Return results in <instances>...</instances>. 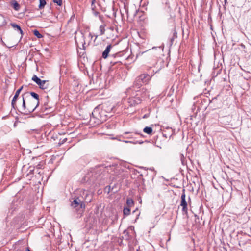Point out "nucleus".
Returning a JSON list of instances; mask_svg holds the SVG:
<instances>
[{
  "instance_id": "f8f14e48",
  "label": "nucleus",
  "mask_w": 251,
  "mask_h": 251,
  "mask_svg": "<svg viewBox=\"0 0 251 251\" xmlns=\"http://www.w3.org/2000/svg\"><path fill=\"white\" fill-rule=\"evenodd\" d=\"M172 37H171L170 38V46H172V44H173V42H174V39H176V38H177V33L176 31V26H174L172 29Z\"/></svg>"
},
{
  "instance_id": "423d86ee",
  "label": "nucleus",
  "mask_w": 251,
  "mask_h": 251,
  "mask_svg": "<svg viewBox=\"0 0 251 251\" xmlns=\"http://www.w3.org/2000/svg\"><path fill=\"white\" fill-rule=\"evenodd\" d=\"M107 171L112 176L119 177V175L123 172V169L117 165L110 166L107 168Z\"/></svg>"
},
{
  "instance_id": "72a5a7b5",
  "label": "nucleus",
  "mask_w": 251,
  "mask_h": 251,
  "mask_svg": "<svg viewBox=\"0 0 251 251\" xmlns=\"http://www.w3.org/2000/svg\"><path fill=\"white\" fill-rule=\"evenodd\" d=\"M35 170H30L29 173L34 174L35 173Z\"/></svg>"
},
{
  "instance_id": "a211bd4d",
  "label": "nucleus",
  "mask_w": 251,
  "mask_h": 251,
  "mask_svg": "<svg viewBox=\"0 0 251 251\" xmlns=\"http://www.w3.org/2000/svg\"><path fill=\"white\" fill-rule=\"evenodd\" d=\"M180 205L181 206L187 205V202L185 200V189L183 190V193L182 194L181 196Z\"/></svg>"
},
{
  "instance_id": "393cba45",
  "label": "nucleus",
  "mask_w": 251,
  "mask_h": 251,
  "mask_svg": "<svg viewBox=\"0 0 251 251\" xmlns=\"http://www.w3.org/2000/svg\"><path fill=\"white\" fill-rule=\"evenodd\" d=\"M46 4V1L45 0H39V8L40 9H42L45 6Z\"/></svg>"
},
{
  "instance_id": "c85d7f7f",
  "label": "nucleus",
  "mask_w": 251,
  "mask_h": 251,
  "mask_svg": "<svg viewBox=\"0 0 251 251\" xmlns=\"http://www.w3.org/2000/svg\"><path fill=\"white\" fill-rule=\"evenodd\" d=\"M53 1L56 3L59 6H61L62 4V0H53Z\"/></svg>"
},
{
  "instance_id": "bb28decb",
  "label": "nucleus",
  "mask_w": 251,
  "mask_h": 251,
  "mask_svg": "<svg viewBox=\"0 0 251 251\" xmlns=\"http://www.w3.org/2000/svg\"><path fill=\"white\" fill-rule=\"evenodd\" d=\"M180 158L181 162L182 164L184 166L186 165L187 164L186 161L185 160V158L184 157L183 154H180Z\"/></svg>"
},
{
  "instance_id": "de8ad7c7",
  "label": "nucleus",
  "mask_w": 251,
  "mask_h": 251,
  "mask_svg": "<svg viewBox=\"0 0 251 251\" xmlns=\"http://www.w3.org/2000/svg\"><path fill=\"white\" fill-rule=\"evenodd\" d=\"M135 134H139V133L138 132H136Z\"/></svg>"
},
{
  "instance_id": "5701e85b",
  "label": "nucleus",
  "mask_w": 251,
  "mask_h": 251,
  "mask_svg": "<svg viewBox=\"0 0 251 251\" xmlns=\"http://www.w3.org/2000/svg\"><path fill=\"white\" fill-rule=\"evenodd\" d=\"M126 204L127 206V207L130 208L134 204V201L132 199L130 198H127L126 200Z\"/></svg>"
},
{
  "instance_id": "7ed1b4c3",
  "label": "nucleus",
  "mask_w": 251,
  "mask_h": 251,
  "mask_svg": "<svg viewBox=\"0 0 251 251\" xmlns=\"http://www.w3.org/2000/svg\"><path fill=\"white\" fill-rule=\"evenodd\" d=\"M25 99L27 102V110L30 113L33 112L39 105V101L34 100L29 97V95H25Z\"/></svg>"
},
{
  "instance_id": "2eb2a0df",
  "label": "nucleus",
  "mask_w": 251,
  "mask_h": 251,
  "mask_svg": "<svg viewBox=\"0 0 251 251\" xmlns=\"http://www.w3.org/2000/svg\"><path fill=\"white\" fill-rule=\"evenodd\" d=\"M10 5L16 11H18L20 8V5L15 0H12L10 2Z\"/></svg>"
},
{
  "instance_id": "a19ab883",
  "label": "nucleus",
  "mask_w": 251,
  "mask_h": 251,
  "mask_svg": "<svg viewBox=\"0 0 251 251\" xmlns=\"http://www.w3.org/2000/svg\"><path fill=\"white\" fill-rule=\"evenodd\" d=\"M124 142H125V143H129V141H127V140L124 141Z\"/></svg>"
},
{
  "instance_id": "dca6fc26",
  "label": "nucleus",
  "mask_w": 251,
  "mask_h": 251,
  "mask_svg": "<svg viewBox=\"0 0 251 251\" xmlns=\"http://www.w3.org/2000/svg\"><path fill=\"white\" fill-rule=\"evenodd\" d=\"M83 194H85L84 202L89 203L91 201L92 195L89 193L88 192L84 191Z\"/></svg>"
},
{
  "instance_id": "2f4dec72",
  "label": "nucleus",
  "mask_w": 251,
  "mask_h": 251,
  "mask_svg": "<svg viewBox=\"0 0 251 251\" xmlns=\"http://www.w3.org/2000/svg\"><path fill=\"white\" fill-rule=\"evenodd\" d=\"M95 2V0H92V2H91V6L92 7V9L94 10V9L95 8V6L94 7H93V5L94 4V3Z\"/></svg>"
},
{
  "instance_id": "6ab92c4d",
  "label": "nucleus",
  "mask_w": 251,
  "mask_h": 251,
  "mask_svg": "<svg viewBox=\"0 0 251 251\" xmlns=\"http://www.w3.org/2000/svg\"><path fill=\"white\" fill-rule=\"evenodd\" d=\"M142 84L143 83L140 80L139 78L137 77L134 82L133 87L139 88L142 85Z\"/></svg>"
},
{
  "instance_id": "c756f323",
  "label": "nucleus",
  "mask_w": 251,
  "mask_h": 251,
  "mask_svg": "<svg viewBox=\"0 0 251 251\" xmlns=\"http://www.w3.org/2000/svg\"><path fill=\"white\" fill-rule=\"evenodd\" d=\"M182 211L185 212H187L188 210L187 205L182 206Z\"/></svg>"
},
{
  "instance_id": "c03bdc74",
  "label": "nucleus",
  "mask_w": 251,
  "mask_h": 251,
  "mask_svg": "<svg viewBox=\"0 0 251 251\" xmlns=\"http://www.w3.org/2000/svg\"><path fill=\"white\" fill-rule=\"evenodd\" d=\"M97 37H98V35H96V37H95V39H96L97 38Z\"/></svg>"
},
{
  "instance_id": "cd10ccee",
  "label": "nucleus",
  "mask_w": 251,
  "mask_h": 251,
  "mask_svg": "<svg viewBox=\"0 0 251 251\" xmlns=\"http://www.w3.org/2000/svg\"><path fill=\"white\" fill-rule=\"evenodd\" d=\"M82 41L81 42V44H82V49L84 50H85V45L86 43L85 41V37L83 35H82Z\"/></svg>"
},
{
  "instance_id": "0eeeda50",
  "label": "nucleus",
  "mask_w": 251,
  "mask_h": 251,
  "mask_svg": "<svg viewBox=\"0 0 251 251\" xmlns=\"http://www.w3.org/2000/svg\"><path fill=\"white\" fill-rule=\"evenodd\" d=\"M141 102V99L139 97L135 96L129 98L126 101L128 105L127 106V108H128L129 106H135V105L140 103Z\"/></svg>"
},
{
  "instance_id": "c9c22d12",
  "label": "nucleus",
  "mask_w": 251,
  "mask_h": 251,
  "mask_svg": "<svg viewBox=\"0 0 251 251\" xmlns=\"http://www.w3.org/2000/svg\"><path fill=\"white\" fill-rule=\"evenodd\" d=\"M99 14V12H97V11H95L94 12V14L95 16H97L98 14Z\"/></svg>"
},
{
  "instance_id": "a18cd8bd",
  "label": "nucleus",
  "mask_w": 251,
  "mask_h": 251,
  "mask_svg": "<svg viewBox=\"0 0 251 251\" xmlns=\"http://www.w3.org/2000/svg\"><path fill=\"white\" fill-rule=\"evenodd\" d=\"M182 33H183V34H184V30L183 29H182Z\"/></svg>"
},
{
  "instance_id": "e433bc0d",
  "label": "nucleus",
  "mask_w": 251,
  "mask_h": 251,
  "mask_svg": "<svg viewBox=\"0 0 251 251\" xmlns=\"http://www.w3.org/2000/svg\"><path fill=\"white\" fill-rule=\"evenodd\" d=\"M38 170H39V169H36V172H38V173L39 174H40L41 173V172H40V171L38 172Z\"/></svg>"
},
{
  "instance_id": "4c0bfd02",
  "label": "nucleus",
  "mask_w": 251,
  "mask_h": 251,
  "mask_svg": "<svg viewBox=\"0 0 251 251\" xmlns=\"http://www.w3.org/2000/svg\"><path fill=\"white\" fill-rule=\"evenodd\" d=\"M89 36L90 37H91V38H92V34L91 33H89Z\"/></svg>"
},
{
  "instance_id": "f257e3e1",
  "label": "nucleus",
  "mask_w": 251,
  "mask_h": 251,
  "mask_svg": "<svg viewBox=\"0 0 251 251\" xmlns=\"http://www.w3.org/2000/svg\"><path fill=\"white\" fill-rule=\"evenodd\" d=\"M104 168L103 165L97 166L92 168L84 176V180L90 183H94L100 177Z\"/></svg>"
},
{
  "instance_id": "58836bf2",
  "label": "nucleus",
  "mask_w": 251,
  "mask_h": 251,
  "mask_svg": "<svg viewBox=\"0 0 251 251\" xmlns=\"http://www.w3.org/2000/svg\"><path fill=\"white\" fill-rule=\"evenodd\" d=\"M163 136H164L165 137H167V135L166 134L163 133Z\"/></svg>"
},
{
  "instance_id": "37998d69",
  "label": "nucleus",
  "mask_w": 251,
  "mask_h": 251,
  "mask_svg": "<svg viewBox=\"0 0 251 251\" xmlns=\"http://www.w3.org/2000/svg\"><path fill=\"white\" fill-rule=\"evenodd\" d=\"M146 117H147L146 115H145L144 116V117H143V118H146Z\"/></svg>"
},
{
  "instance_id": "f3484780",
  "label": "nucleus",
  "mask_w": 251,
  "mask_h": 251,
  "mask_svg": "<svg viewBox=\"0 0 251 251\" xmlns=\"http://www.w3.org/2000/svg\"><path fill=\"white\" fill-rule=\"evenodd\" d=\"M10 25L13 28L16 29L18 31H19L20 33L21 34V39L23 35V31L20 26L15 23H11Z\"/></svg>"
},
{
  "instance_id": "9b49d317",
  "label": "nucleus",
  "mask_w": 251,
  "mask_h": 251,
  "mask_svg": "<svg viewBox=\"0 0 251 251\" xmlns=\"http://www.w3.org/2000/svg\"><path fill=\"white\" fill-rule=\"evenodd\" d=\"M100 118L99 120L97 121V125H99L106 120L108 116L106 114V111L105 109H103L101 107L100 111Z\"/></svg>"
},
{
  "instance_id": "f03ea898",
  "label": "nucleus",
  "mask_w": 251,
  "mask_h": 251,
  "mask_svg": "<svg viewBox=\"0 0 251 251\" xmlns=\"http://www.w3.org/2000/svg\"><path fill=\"white\" fill-rule=\"evenodd\" d=\"M70 206L79 214H82L86 207L84 198L83 196H77L70 199Z\"/></svg>"
},
{
  "instance_id": "b1692460",
  "label": "nucleus",
  "mask_w": 251,
  "mask_h": 251,
  "mask_svg": "<svg viewBox=\"0 0 251 251\" xmlns=\"http://www.w3.org/2000/svg\"><path fill=\"white\" fill-rule=\"evenodd\" d=\"M34 35L36 36L38 38H41L43 37V35L39 32L38 30L35 29L33 31Z\"/></svg>"
},
{
  "instance_id": "4be33fe9",
  "label": "nucleus",
  "mask_w": 251,
  "mask_h": 251,
  "mask_svg": "<svg viewBox=\"0 0 251 251\" xmlns=\"http://www.w3.org/2000/svg\"><path fill=\"white\" fill-rule=\"evenodd\" d=\"M130 213V209L129 207H126L124 208L123 209V214L125 216H127L129 215Z\"/></svg>"
},
{
  "instance_id": "1a4fd4ad",
  "label": "nucleus",
  "mask_w": 251,
  "mask_h": 251,
  "mask_svg": "<svg viewBox=\"0 0 251 251\" xmlns=\"http://www.w3.org/2000/svg\"><path fill=\"white\" fill-rule=\"evenodd\" d=\"M143 84H147L151 79V76L147 74H141L138 76Z\"/></svg>"
},
{
  "instance_id": "a878e982",
  "label": "nucleus",
  "mask_w": 251,
  "mask_h": 251,
  "mask_svg": "<svg viewBox=\"0 0 251 251\" xmlns=\"http://www.w3.org/2000/svg\"><path fill=\"white\" fill-rule=\"evenodd\" d=\"M105 25H101L99 27V30L100 32V35H103L105 33Z\"/></svg>"
},
{
  "instance_id": "20e7f679",
  "label": "nucleus",
  "mask_w": 251,
  "mask_h": 251,
  "mask_svg": "<svg viewBox=\"0 0 251 251\" xmlns=\"http://www.w3.org/2000/svg\"><path fill=\"white\" fill-rule=\"evenodd\" d=\"M31 79L38 85L41 89H48L50 87L49 80H42L35 75H33Z\"/></svg>"
},
{
  "instance_id": "09e8293b",
  "label": "nucleus",
  "mask_w": 251,
  "mask_h": 251,
  "mask_svg": "<svg viewBox=\"0 0 251 251\" xmlns=\"http://www.w3.org/2000/svg\"><path fill=\"white\" fill-rule=\"evenodd\" d=\"M129 138H132V137H128Z\"/></svg>"
},
{
  "instance_id": "6e6552de",
  "label": "nucleus",
  "mask_w": 251,
  "mask_h": 251,
  "mask_svg": "<svg viewBox=\"0 0 251 251\" xmlns=\"http://www.w3.org/2000/svg\"><path fill=\"white\" fill-rule=\"evenodd\" d=\"M29 95L28 93H25L22 95L23 97V103L22 107L21 108V110L20 112L24 115H27L29 114V112L27 110V105L26 106V99H25V95Z\"/></svg>"
},
{
  "instance_id": "7c9ffc66",
  "label": "nucleus",
  "mask_w": 251,
  "mask_h": 251,
  "mask_svg": "<svg viewBox=\"0 0 251 251\" xmlns=\"http://www.w3.org/2000/svg\"><path fill=\"white\" fill-rule=\"evenodd\" d=\"M118 63H120V62H118V61H115V62L111 61L110 62V64L111 65V66H113Z\"/></svg>"
},
{
  "instance_id": "9d476101",
  "label": "nucleus",
  "mask_w": 251,
  "mask_h": 251,
  "mask_svg": "<svg viewBox=\"0 0 251 251\" xmlns=\"http://www.w3.org/2000/svg\"><path fill=\"white\" fill-rule=\"evenodd\" d=\"M23 86H21L19 89H18L14 96V97L12 100V102H11V105L12 106V107L14 109L16 108V101H17V98L21 92V91H22V90L23 89Z\"/></svg>"
},
{
  "instance_id": "49530a36",
  "label": "nucleus",
  "mask_w": 251,
  "mask_h": 251,
  "mask_svg": "<svg viewBox=\"0 0 251 251\" xmlns=\"http://www.w3.org/2000/svg\"><path fill=\"white\" fill-rule=\"evenodd\" d=\"M128 133H129L127 132L125 133V134H128Z\"/></svg>"
},
{
  "instance_id": "473e14b6",
  "label": "nucleus",
  "mask_w": 251,
  "mask_h": 251,
  "mask_svg": "<svg viewBox=\"0 0 251 251\" xmlns=\"http://www.w3.org/2000/svg\"><path fill=\"white\" fill-rule=\"evenodd\" d=\"M129 143H133V144H137V142H136V141H129Z\"/></svg>"
},
{
  "instance_id": "4468645a",
  "label": "nucleus",
  "mask_w": 251,
  "mask_h": 251,
  "mask_svg": "<svg viewBox=\"0 0 251 251\" xmlns=\"http://www.w3.org/2000/svg\"><path fill=\"white\" fill-rule=\"evenodd\" d=\"M112 45L111 44L107 46L104 51L102 52V56L103 58L105 59L108 57V54L110 51Z\"/></svg>"
},
{
  "instance_id": "ddd939ff",
  "label": "nucleus",
  "mask_w": 251,
  "mask_h": 251,
  "mask_svg": "<svg viewBox=\"0 0 251 251\" xmlns=\"http://www.w3.org/2000/svg\"><path fill=\"white\" fill-rule=\"evenodd\" d=\"M42 111L43 112H47V113L51 112L53 111V108L51 106L49 105L48 102H45L42 106Z\"/></svg>"
},
{
  "instance_id": "412c9836",
  "label": "nucleus",
  "mask_w": 251,
  "mask_h": 251,
  "mask_svg": "<svg viewBox=\"0 0 251 251\" xmlns=\"http://www.w3.org/2000/svg\"><path fill=\"white\" fill-rule=\"evenodd\" d=\"M143 131L145 133L150 135L152 133V129L151 127L146 126L144 128Z\"/></svg>"
},
{
  "instance_id": "79ce46f5",
  "label": "nucleus",
  "mask_w": 251,
  "mask_h": 251,
  "mask_svg": "<svg viewBox=\"0 0 251 251\" xmlns=\"http://www.w3.org/2000/svg\"><path fill=\"white\" fill-rule=\"evenodd\" d=\"M137 209H136V210H135L133 211V213H134L136 212V211H137Z\"/></svg>"
},
{
  "instance_id": "ea45409f",
  "label": "nucleus",
  "mask_w": 251,
  "mask_h": 251,
  "mask_svg": "<svg viewBox=\"0 0 251 251\" xmlns=\"http://www.w3.org/2000/svg\"><path fill=\"white\" fill-rule=\"evenodd\" d=\"M31 251L30 250V249H29L28 248H27L26 249V251Z\"/></svg>"
},
{
  "instance_id": "39448f33",
  "label": "nucleus",
  "mask_w": 251,
  "mask_h": 251,
  "mask_svg": "<svg viewBox=\"0 0 251 251\" xmlns=\"http://www.w3.org/2000/svg\"><path fill=\"white\" fill-rule=\"evenodd\" d=\"M101 109L100 105H99L95 108L92 112V116L90 118V121L94 122L97 125V121L100 118V111Z\"/></svg>"
},
{
  "instance_id": "f704fd0d",
  "label": "nucleus",
  "mask_w": 251,
  "mask_h": 251,
  "mask_svg": "<svg viewBox=\"0 0 251 251\" xmlns=\"http://www.w3.org/2000/svg\"><path fill=\"white\" fill-rule=\"evenodd\" d=\"M136 142H137V144H142L143 143V142L142 141H136Z\"/></svg>"
},
{
  "instance_id": "aec40b11",
  "label": "nucleus",
  "mask_w": 251,
  "mask_h": 251,
  "mask_svg": "<svg viewBox=\"0 0 251 251\" xmlns=\"http://www.w3.org/2000/svg\"><path fill=\"white\" fill-rule=\"evenodd\" d=\"M27 93H29V95L30 94L32 96V98H33L34 100H38V101H39V96L38 94L34 92H29Z\"/></svg>"
}]
</instances>
